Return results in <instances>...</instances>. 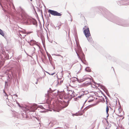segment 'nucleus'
Masks as SVG:
<instances>
[{"mask_svg":"<svg viewBox=\"0 0 129 129\" xmlns=\"http://www.w3.org/2000/svg\"><path fill=\"white\" fill-rule=\"evenodd\" d=\"M82 80L83 81H86V82H88L86 83L87 85H89L91 84V78L88 77H85L84 76L83 77Z\"/></svg>","mask_w":129,"mask_h":129,"instance_id":"9","label":"nucleus"},{"mask_svg":"<svg viewBox=\"0 0 129 129\" xmlns=\"http://www.w3.org/2000/svg\"><path fill=\"white\" fill-rule=\"evenodd\" d=\"M53 55L54 56H61L62 58L63 57L62 56H61L59 54H54Z\"/></svg>","mask_w":129,"mask_h":129,"instance_id":"21","label":"nucleus"},{"mask_svg":"<svg viewBox=\"0 0 129 129\" xmlns=\"http://www.w3.org/2000/svg\"><path fill=\"white\" fill-rule=\"evenodd\" d=\"M62 82H63V81H60V83H62Z\"/></svg>","mask_w":129,"mask_h":129,"instance_id":"42","label":"nucleus"},{"mask_svg":"<svg viewBox=\"0 0 129 129\" xmlns=\"http://www.w3.org/2000/svg\"><path fill=\"white\" fill-rule=\"evenodd\" d=\"M84 30L83 33L84 34L86 37L87 38L88 41L91 43H93V41L91 37H89L90 36L89 28L88 27H87L86 26H85L83 28Z\"/></svg>","mask_w":129,"mask_h":129,"instance_id":"3","label":"nucleus"},{"mask_svg":"<svg viewBox=\"0 0 129 129\" xmlns=\"http://www.w3.org/2000/svg\"><path fill=\"white\" fill-rule=\"evenodd\" d=\"M47 72V73H48V74H49V75H50V74L48 72Z\"/></svg>","mask_w":129,"mask_h":129,"instance_id":"50","label":"nucleus"},{"mask_svg":"<svg viewBox=\"0 0 129 129\" xmlns=\"http://www.w3.org/2000/svg\"><path fill=\"white\" fill-rule=\"evenodd\" d=\"M76 45H77V46H78V44H77V41H76Z\"/></svg>","mask_w":129,"mask_h":129,"instance_id":"41","label":"nucleus"},{"mask_svg":"<svg viewBox=\"0 0 129 129\" xmlns=\"http://www.w3.org/2000/svg\"><path fill=\"white\" fill-rule=\"evenodd\" d=\"M51 26L52 27H53V28H55V29H56V27L55 26H54V25L53 24L51 25Z\"/></svg>","mask_w":129,"mask_h":129,"instance_id":"25","label":"nucleus"},{"mask_svg":"<svg viewBox=\"0 0 129 129\" xmlns=\"http://www.w3.org/2000/svg\"><path fill=\"white\" fill-rule=\"evenodd\" d=\"M75 51H76V53L77 55L78 56H79V54H78V53L77 52V51H76V48H75Z\"/></svg>","mask_w":129,"mask_h":129,"instance_id":"31","label":"nucleus"},{"mask_svg":"<svg viewBox=\"0 0 129 129\" xmlns=\"http://www.w3.org/2000/svg\"><path fill=\"white\" fill-rule=\"evenodd\" d=\"M30 0V1H32V0Z\"/></svg>","mask_w":129,"mask_h":129,"instance_id":"64","label":"nucleus"},{"mask_svg":"<svg viewBox=\"0 0 129 129\" xmlns=\"http://www.w3.org/2000/svg\"><path fill=\"white\" fill-rule=\"evenodd\" d=\"M112 68H113V70H114V68L113 67H112Z\"/></svg>","mask_w":129,"mask_h":129,"instance_id":"51","label":"nucleus"},{"mask_svg":"<svg viewBox=\"0 0 129 129\" xmlns=\"http://www.w3.org/2000/svg\"><path fill=\"white\" fill-rule=\"evenodd\" d=\"M82 95H80L79 96H78L77 97L78 98H81V97Z\"/></svg>","mask_w":129,"mask_h":129,"instance_id":"34","label":"nucleus"},{"mask_svg":"<svg viewBox=\"0 0 129 129\" xmlns=\"http://www.w3.org/2000/svg\"><path fill=\"white\" fill-rule=\"evenodd\" d=\"M4 92L5 93V97H6L5 98H6L7 99H8V95L6 93H5V91L4 90Z\"/></svg>","mask_w":129,"mask_h":129,"instance_id":"20","label":"nucleus"},{"mask_svg":"<svg viewBox=\"0 0 129 129\" xmlns=\"http://www.w3.org/2000/svg\"><path fill=\"white\" fill-rule=\"evenodd\" d=\"M74 115L76 116H78V114L77 113H76L74 114Z\"/></svg>","mask_w":129,"mask_h":129,"instance_id":"30","label":"nucleus"},{"mask_svg":"<svg viewBox=\"0 0 129 129\" xmlns=\"http://www.w3.org/2000/svg\"><path fill=\"white\" fill-rule=\"evenodd\" d=\"M28 86H27L24 85L23 87V89L25 91H27L28 89Z\"/></svg>","mask_w":129,"mask_h":129,"instance_id":"14","label":"nucleus"},{"mask_svg":"<svg viewBox=\"0 0 129 129\" xmlns=\"http://www.w3.org/2000/svg\"><path fill=\"white\" fill-rule=\"evenodd\" d=\"M27 42L30 45H36L40 48L39 46L37 44L38 42H36V41L33 40H31L30 41H27Z\"/></svg>","mask_w":129,"mask_h":129,"instance_id":"10","label":"nucleus"},{"mask_svg":"<svg viewBox=\"0 0 129 129\" xmlns=\"http://www.w3.org/2000/svg\"><path fill=\"white\" fill-rule=\"evenodd\" d=\"M129 1V0L118 1L117 2V3L118 5H129V3H128V2Z\"/></svg>","mask_w":129,"mask_h":129,"instance_id":"7","label":"nucleus"},{"mask_svg":"<svg viewBox=\"0 0 129 129\" xmlns=\"http://www.w3.org/2000/svg\"><path fill=\"white\" fill-rule=\"evenodd\" d=\"M105 93H106V94H107V95H108V94H107V92H106L105 91Z\"/></svg>","mask_w":129,"mask_h":129,"instance_id":"53","label":"nucleus"},{"mask_svg":"<svg viewBox=\"0 0 129 129\" xmlns=\"http://www.w3.org/2000/svg\"><path fill=\"white\" fill-rule=\"evenodd\" d=\"M56 91L57 92V94H57L58 96V99H60L61 100H58L59 103V104L61 105L60 103H59V101H64L63 100L68 99V95L66 94L65 93L63 92H59L58 90H56ZM62 107L63 108L62 106Z\"/></svg>","mask_w":129,"mask_h":129,"instance_id":"5","label":"nucleus"},{"mask_svg":"<svg viewBox=\"0 0 129 129\" xmlns=\"http://www.w3.org/2000/svg\"><path fill=\"white\" fill-rule=\"evenodd\" d=\"M26 21L27 23H28V22H30L33 23V25H36L37 24V21L34 19H27Z\"/></svg>","mask_w":129,"mask_h":129,"instance_id":"11","label":"nucleus"},{"mask_svg":"<svg viewBox=\"0 0 129 129\" xmlns=\"http://www.w3.org/2000/svg\"><path fill=\"white\" fill-rule=\"evenodd\" d=\"M93 82L94 83H95V84H96V83H95L94 81H93Z\"/></svg>","mask_w":129,"mask_h":129,"instance_id":"48","label":"nucleus"},{"mask_svg":"<svg viewBox=\"0 0 129 129\" xmlns=\"http://www.w3.org/2000/svg\"><path fill=\"white\" fill-rule=\"evenodd\" d=\"M83 106H82V107L81 108V110H82L83 108Z\"/></svg>","mask_w":129,"mask_h":129,"instance_id":"47","label":"nucleus"},{"mask_svg":"<svg viewBox=\"0 0 129 129\" xmlns=\"http://www.w3.org/2000/svg\"><path fill=\"white\" fill-rule=\"evenodd\" d=\"M8 77L9 78L7 79V81H6L5 82V84H6L8 83L9 82V81H10V80H9V79H10V77L9 76H8Z\"/></svg>","mask_w":129,"mask_h":129,"instance_id":"18","label":"nucleus"},{"mask_svg":"<svg viewBox=\"0 0 129 129\" xmlns=\"http://www.w3.org/2000/svg\"><path fill=\"white\" fill-rule=\"evenodd\" d=\"M46 53H47V55H49V54H48V53L47 52Z\"/></svg>","mask_w":129,"mask_h":129,"instance_id":"43","label":"nucleus"},{"mask_svg":"<svg viewBox=\"0 0 129 129\" xmlns=\"http://www.w3.org/2000/svg\"><path fill=\"white\" fill-rule=\"evenodd\" d=\"M104 16L110 21L118 25L124 27L129 26V23L126 21L120 19L110 13H108V15H105Z\"/></svg>","mask_w":129,"mask_h":129,"instance_id":"1","label":"nucleus"},{"mask_svg":"<svg viewBox=\"0 0 129 129\" xmlns=\"http://www.w3.org/2000/svg\"><path fill=\"white\" fill-rule=\"evenodd\" d=\"M42 79V77H40V78H39L38 79V80H39L40 79Z\"/></svg>","mask_w":129,"mask_h":129,"instance_id":"35","label":"nucleus"},{"mask_svg":"<svg viewBox=\"0 0 129 129\" xmlns=\"http://www.w3.org/2000/svg\"><path fill=\"white\" fill-rule=\"evenodd\" d=\"M44 107H43V106H40V108L42 109H48V108H49V105L47 104V105H44Z\"/></svg>","mask_w":129,"mask_h":129,"instance_id":"12","label":"nucleus"},{"mask_svg":"<svg viewBox=\"0 0 129 129\" xmlns=\"http://www.w3.org/2000/svg\"><path fill=\"white\" fill-rule=\"evenodd\" d=\"M105 93H106V94H107V95H108V94H107V92H106L105 91Z\"/></svg>","mask_w":129,"mask_h":129,"instance_id":"55","label":"nucleus"},{"mask_svg":"<svg viewBox=\"0 0 129 129\" xmlns=\"http://www.w3.org/2000/svg\"><path fill=\"white\" fill-rule=\"evenodd\" d=\"M78 115H82L83 114V113H80L78 114Z\"/></svg>","mask_w":129,"mask_h":129,"instance_id":"29","label":"nucleus"},{"mask_svg":"<svg viewBox=\"0 0 129 129\" xmlns=\"http://www.w3.org/2000/svg\"><path fill=\"white\" fill-rule=\"evenodd\" d=\"M105 129H109L107 128V127H106V128H105Z\"/></svg>","mask_w":129,"mask_h":129,"instance_id":"60","label":"nucleus"},{"mask_svg":"<svg viewBox=\"0 0 129 129\" xmlns=\"http://www.w3.org/2000/svg\"><path fill=\"white\" fill-rule=\"evenodd\" d=\"M106 122L107 124H108V123H109V122L107 120V119H106Z\"/></svg>","mask_w":129,"mask_h":129,"instance_id":"33","label":"nucleus"},{"mask_svg":"<svg viewBox=\"0 0 129 129\" xmlns=\"http://www.w3.org/2000/svg\"><path fill=\"white\" fill-rule=\"evenodd\" d=\"M68 34H69V33H70V28L69 27H68Z\"/></svg>","mask_w":129,"mask_h":129,"instance_id":"26","label":"nucleus"},{"mask_svg":"<svg viewBox=\"0 0 129 129\" xmlns=\"http://www.w3.org/2000/svg\"><path fill=\"white\" fill-rule=\"evenodd\" d=\"M58 29H59L60 28V26H58Z\"/></svg>","mask_w":129,"mask_h":129,"instance_id":"44","label":"nucleus"},{"mask_svg":"<svg viewBox=\"0 0 129 129\" xmlns=\"http://www.w3.org/2000/svg\"><path fill=\"white\" fill-rule=\"evenodd\" d=\"M49 25V24L48 23V24H47V26H48Z\"/></svg>","mask_w":129,"mask_h":129,"instance_id":"52","label":"nucleus"},{"mask_svg":"<svg viewBox=\"0 0 129 129\" xmlns=\"http://www.w3.org/2000/svg\"><path fill=\"white\" fill-rule=\"evenodd\" d=\"M50 92L48 91V93H47L45 94V96L46 97L45 98V100L46 101V102L48 103H50L51 101V98L49 96V95L48 94V93Z\"/></svg>","mask_w":129,"mask_h":129,"instance_id":"8","label":"nucleus"},{"mask_svg":"<svg viewBox=\"0 0 129 129\" xmlns=\"http://www.w3.org/2000/svg\"><path fill=\"white\" fill-rule=\"evenodd\" d=\"M48 12L50 13L49 16L50 17V14L53 16H61L62 15L61 14L56 11L50 9L48 10Z\"/></svg>","mask_w":129,"mask_h":129,"instance_id":"6","label":"nucleus"},{"mask_svg":"<svg viewBox=\"0 0 129 129\" xmlns=\"http://www.w3.org/2000/svg\"><path fill=\"white\" fill-rule=\"evenodd\" d=\"M71 21H72V18H71Z\"/></svg>","mask_w":129,"mask_h":129,"instance_id":"46","label":"nucleus"},{"mask_svg":"<svg viewBox=\"0 0 129 129\" xmlns=\"http://www.w3.org/2000/svg\"><path fill=\"white\" fill-rule=\"evenodd\" d=\"M93 100H89V101H88V102H92V101H93Z\"/></svg>","mask_w":129,"mask_h":129,"instance_id":"28","label":"nucleus"},{"mask_svg":"<svg viewBox=\"0 0 129 129\" xmlns=\"http://www.w3.org/2000/svg\"><path fill=\"white\" fill-rule=\"evenodd\" d=\"M44 74L45 76V73H44Z\"/></svg>","mask_w":129,"mask_h":129,"instance_id":"62","label":"nucleus"},{"mask_svg":"<svg viewBox=\"0 0 129 129\" xmlns=\"http://www.w3.org/2000/svg\"><path fill=\"white\" fill-rule=\"evenodd\" d=\"M105 93H106V94H107V95H108V94H107V92H106L105 91Z\"/></svg>","mask_w":129,"mask_h":129,"instance_id":"57","label":"nucleus"},{"mask_svg":"<svg viewBox=\"0 0 129 129\" xmlns=\"http://www.w3.org/2000/svg\"><path fill=\"white\" fill-rule=\"evenodd\" d=\"M38 108L37 105L36 104H30L26 106L25 108L26 110L28 111V112L29 114H33L32 113L35 111V110Z\"/></svg>","mask_w":129,"mask_h":129,"instance_id":"4","label":"nucleus"},{"mask_svg":"<svg viewBox=\"0 0 129 129\" xmlns=\"http://www.w3.org/2000/svg\"><path fill=\"white\" fill-rule=\"evenodd\" d=\"M13 95H15L17 97H18V95L17 94H14Z\"/></svg>","mask_w":129,"mask_h":129,"instance_id":"40","label":"nucleus"},{"mask_svg":"<svg viewBox=\"0 0 129 129\" xmlns=\"http://www.w3.org/2000/svg\"><path fill=\"white\" fill-rule=\"evenodd\" d=\"M85 70L87 72H91V70L90 69L89 67H87L85 68Z\"/></svg>","mask_w":129,"mask_h":129,"instance_id":"15","label":"nucleus"},{"mask_svg":"<svg viewBox=\"0 0 129 129\" xmlns=\"http://www.w3.org/2000/svg\"><path fill=\"white\" fill-rule=\"evenodd\" d=\"M55 73H52V74H51V75H54Z\"/></svg>","mask_w":129,"mask_h":129,"instance_id":"37","label":"nucleus"},{"mask_svg":"<svg viewBox=\"0 0 129 129\" xmlns=\"http://www.w3.org/2000/svg\"><path fill=\"white\" fill-rule=\"evenodd\" d=\"M105 93H106V94H107V95H108V94H107V92H106L105 91Z\"/></svg>","mask_w":129,"mask_h":129,"instance_id":"58","label":"nucleus"},{"mask_svg":"<svg viewBox=\"0 0 129 129\" xmlns=\"http://www.w3.org/2000/svg\"><path fill=\"white\" fill-rule=\"evenodd\" d=\"M78 53H82V57L83 58H84L85 56L84 54L83 53L82 50V49L80 46L78 48Z\"/></svg>","mask_w":129,"mask_h":129,"instance_id":"13","label":"nucleus"},{"mask_svg":"<svg viewBox=\"0 0 129 129\" xmlns=\"http://www.w3.org/2000/svg\"><path fill=\"white\" fill-rule=\"evenodd\" d=\"M102 93V94H103V95L104 96V97H105V99H107V97L104 94H103Z\"/></svg>","mask_w":129,"mask_h":129,"instance_id":"27","label":"nucleus"},{"mask_svg":"<svg viewBox=\"0 0 129 129\" xmlns=\"http://www.w3.org/2000/svg\"><path fill=\"white\" fill-rule=\"evenodd\" d=\"M74 92L72 90H69L68 93L67 94L68 95V99L69 100L67 102H65L64 101H59V103L62 105L63 108H65L68 106L69 104V101H70L72 98L75 96V94Z\"/></svg>","mask_w":129,"mask_h":129,"instance_id":"2","label":"nucleus"},{"mask_svg":"<svg viewBox=\"0 0 129 129\" xmlns=\"http://www.w3.org/2000/svg\"><path fill=\"white\" fill-rule=\"evenodd\" d=\"M105 93H106V94H107V95H108V94H107V92H106L105 91Z\"/></svg>","mask_w":129,"mask_h":129,"instance_id":"54","label":"nucleus"},{"mask_svg":"<svg viewBox=\"0 0 129 129\" xmlns=\"http://www.w3.org/2000/svg\"><path fill=\"white\" fill-rule=\"evenodd\" d=\"M19 8L21 11L22 12H23L24 11V9H22L21 7H19Z\"/></svg>","mask_w":129,"mask_h":129,"instance_id":"19","label":"nucleus"},{"mask_svg":"<svg viewBox=\"0 0 129 129\" xmlns=\"http://www.w3.org/2000/svg\"><path fill=\"white\" fill-rule=\"evenodd\" d=\"M86 101H87V100H86V101H85L84 102V104H85V103L86 102Z\"/></svg>","mask_w":129,"mask_h":129,"instance_id":"45","label":"nucleus"},{"mask_svg":"<svg viewBox=\"0 0 129 129\" xmlns=\"http://www.w3.org/2000/svg\"><path fill=\"white\" fill-rule=\"evenodd\" d=\"M59 82V81L58 80H57V82L58 84V83Z\"/></svg>","mask_w":129,"mask_h":129,"instance_id":"39","label":"nucleus"},{"mask_svg":"<svg viewBox=\"0 0 129 129\" xmlns=\"http://www.w3.org/2000/svg\"><path fill=\"white\" fill-rule=\"evenodd\" d=\"M103 100L104 101V102H105V100L104 99V98H103Z\"/></svg>","mask_w":129,"mask_h":129,"instance_id":"49","label":"nucleus"},{"mask_svg":"<svg viewBox=\"0 0 129 129\" xmlns=\"http://www.w3.org/2000/svg\"><path fill=\"white\" fill-rule=\"evenodd\" d=\"M50 124H52V123H51L50 122V123H49V125H50ZM53 124H52V125H51V127H52V126H53Z\"/></svg>","mask_w":129,"mask_h":129,"instance_id":"32","label":"nucleus"},{"mask_svg":"<svg viewBox=\"0 0 129 129\" xmlns=\"http://www.w3.org/2000/svg\"><path fill=\"white\" fill-rule=\"evenodd\" d=\"M48 56L49 58V60L50 61V57H51V55H50L49 54V55H48Z\"/></svg>","mask_w":129,"mask_h":129,"instance_id":"24","label":"nucleus"},{"mask_svg":"<svg viewBox=\"0 0 129 129\" xmlns=\"http://www.w3.org/2000/svg\"><path fill=\"white\" fill-rule=\"evenodd\" d=\"M49 89L50 90H51V89L50 88Z\"/></svg>","mask_w":129,"mask_h":129,"instance_id":"61","label":"nucleus"},{"mask_svg":"<svg viewBox=\"0 0 129 129\" xmlns=\"http://www.w3.org/2000/svg\"><path fill=\"white\" fill-rule=\"evenodd\" d=\"M106 104H108V102H107V100H106Z\"/></svg>","mask_w":129,"mask_h":129,"instance_id":"38","label":"nucleus"},{"mask_svg":"<svg viewBox=\"0 0 129 129\" xmlns=\"http://www.w3.org/2000/svg\"><path fill=\"white\" fill-rule=\"evenodd\" d=\"M0 34L2 36H3L4 37V38H5L4 36L5 34L4 33L3 31L0 29Z\"/></svg>","mask_w":129,"mask_h":129,"instance_id":"16","label":"nucleus"},{"mask_svg":"<svg viewBox=\"0 0 129 129\" xmlns=\"http://www.w3.org/2000/svg\"><path fill=\"white\" fill-rule=\"evenodd\" d=\"M105 93H106V94H107V95H108V94H107V92H106L105 91Z\"/></svg>","mask_w":129,"mask_h":129,"instance_id":"59","label":"nucleus"},{"mask_svg":"<svg viewBox=\"0 0 129 129\" xmlns=\"http://www.w3.org/2000/svg\"><path fill=\"white\" fill-rule=\"evenodd\" d=\"M89 106H87V107H86L83 110H85H85H86L87 109H88L89 108Z\"/></svg>","mask_w":129,"mask_h":129,"instance_id":"23","label":"nucleus"},{"mask_svg":"<svg viewBox=\"0 0 129 129\" xmlns=\"http://www.w3.org/2000/svg\"><path fill=\"white\" fill-rule=\"evenodd\" d=\"M105 93H106V94H107V95H108V94H107V92H106L105 91Z\"/></svg>","mask_w":129,"mask_h":129,"instance_id":"56","label":"nucleus"},{"mask_svg":"<svg viewBox=\"0 0 129 129\" xmlns=\"http://www.w3.org/2000/svg\"><path fill=\"white\" fill-rule=\"evenodd\" d=\"M119 109H120V108H119L118 109V110H119Z\"/></svg>","mask_w":129,"mask_h":129,"instance_id":"63","label":"nucleus"},{"mask_svg":"<svg viewBox=\"0 0 129 129\" xmlns=\"http://www.w3.org/2000/svg\"><path fill=\"white\" fill-rule=\"evenodd\" d=\"M37 82H36L35 83H36V84H37L38 83V79H37Z\"/></svg>","mask_w":129,"mask_h":129,"instance_id":"36","label":"nucleus"},{"mask_svg":"<svg viewBox=\"0 0 129 129\" xmlns=\"http://www.w3.org/2000/svg\"><path fill=\"white\" fill-rule=\"evenodd\" d=\"M109 109L107 105V106H106V111L107 114V117L109 116V114H108V112L109 111Z\"/></svg>","mask_w":129,"mask_h":129,"instance_id":"17","label":"nucleus"},{"mask_svg":"<svg viewBox=\"0 0 129 129\" xmlns=\"http://www.w3.org/2000/svg\"><path fill=\"white\" fill-rule=\"evenodd\" d=\"M8 83L6 84H5V88H8Z\"/></svg>","mask_w":129,"mask_h":129,"instance_id":"22","label":"nucleus"}]
</instances>
